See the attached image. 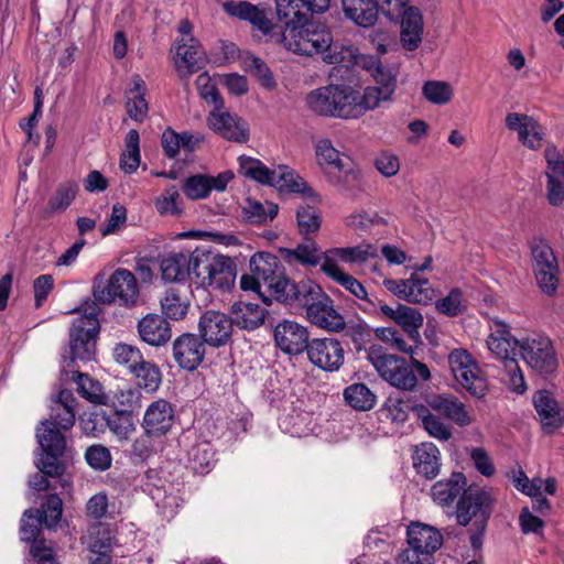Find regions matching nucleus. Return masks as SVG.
<instances>
[{"instance_id": "28", "label": "nucleus", "mask_w": 564, "mask_h": 564, "mask_svg": "<svg viewBox=\"0 0 564 564\" xmlns=\"http://www.w3.org/2000/svg\"><path fill=\"white\" fill-rule=\"evenodd\" d=\"M205 63V52L193 36L182 40L176 50L175 65L182 77L198 72Z\"/></svg>"}, {"instance_id": "29", "label": "nucleus", "mask_w": 564, "mask_h": 564, "mask_svg": "<svg viewBox=\"0 0 564 564\" xmlns=\"http://www.w3.org/2000/svg\"><path fill=\"white\" fill-rule=\"evenodd\" d=\"M195 250L171 253L161 262L162 278L169 282H183L189 279L194 283Z\"/></svg>"}, {"instance_id": "13", "label": "nucleus", "mask_w": 564, "mask_h": 564, "mask_svg": "<svg viewBox=\"0 0 564 564\" xmlns=\"http://www.w3.org/2000/svg\"><path fill=\"white\" fill-rule=\"evenodd\" d=\"M232 326L230 317L215 310L204 312L198 321L199 336L212 347L225 346L231 337Z\"/></svg>"}, {"instance_id": "56", "label": "nucleus", "mask_w": 564, "mask_h": 564, "mask_svg": "<svg viewBox=\"0 0 564 564\" xmlns=\"http://www.w3.org/2000/svg\"><path fill=\"white\" fill-rule=\"evenodd\" d=\"M72 379L77 386V392L84 399L95 404H101L105 402L106 395L104 394L102 387L98 381L79 371H72Z\"/></svg>"}, {"instance_id": "14", "label": "nucleus", "mask_w": 564, "mask_h": 564, "mask_svg": "<svg viewBox=\"0 0 564 564\" xmlns=\"http://www.w3.org/2000/svg\"><path fill=\"white\" fill-rule=\"evenodd\" d=\"M306 354L308 360L324 371H337L344 364V348L335 338L312 339Z\"/></svg>"}, {"instance_id": "59", "label": "nucleus", "mask_w": 564, "mask_h": 564, "mask_svg": "<svg viewBox=\"0 0 564 564\" xmlns=\"http://www.w3.org/2000/svg\"><path fill=\"white\" fill-rule=\"evenodd\" d=\"M161 307L167 318L180 321L186 316L189 302L186 297L181 296L175 290L171 289L161 299Z\"/></svg>"}, {"instance_id": "5", "label": "nucleus", "mask_w": 564, "mask_h": 564, "mask_svg": "<svg viewBox=\"0 0 564 564\" xmlns=\"http://www.w3.org/2000/svg\"><path fill=\"white\" fill-rule=\"evenodd\" d=\"M307 286H302L303 291L299 306L305 308L307 321L318 328L327 332L338 333L344 330L346 322L344 316L334 307L333 300L322 290V288L312 282Z\"/></svg>"}, {"instance_id": "52", "label": "nucleus", "mask_w": 564, "mask_h": 564, "mask_svg": "<svg viewBox=\"0 0 564 564\" xmlns=\"http://www.w3.org/2000/svg\"><path fill=\"white\" fill-rule=\"evenodd\" d=\"M345 401L355 410L368 411L376 404L375 393L365 383H354L344 390Z\"/></svg>"}, {"instance_id": "35", "label": "nucleus", "mask_w": 564, "mask_h": 564, "mask_svg": "<svg viewBox=\"0 0 564 564\" xmlns=\"http://www.w3.org/2000/svg\"><path fill=\"white\" fill-rule=\"evenodd\" d=\"M401 43L408 51H415L423 35V17L421 11L415 7H409L401 15Z\"/></svg>"}, {"instance_id": "33", "label": "nucleus", "mask_w": 564, "mask_h": 564, "mask_svg": "<svg viewBox=\"0 0 564 564\" xmlns=\"http://www.w3.org/2000/svg\"><path fill=\"white\" fill-rule=\"evenodd\" d=\"M281 254L288 263H299L306 268H315L325 262L326 251L323 252L315 240L304 237L295 248L281 249Z\"/></svg>"}, {"instance_id": "40", "label": "nucleus", "mask_w": 564, "mask_h": 564, "mask_svg": "<svg viewBox=\"0 0 564 564\" xmlns=\"http://www.w3.org/2000/svg\"><path fill=\"white\" fill-rule=\"evenodd\" d=\"M533 403L544 427L553 430L563 424L564 411L547 391H538Z\"/></svg>"}, {"instance_id": "50", "label": "nucleus", "mask_w": 564, "mask_h": 564, "mask_svg": "<svg viewBox=\"0 0 564 564\" xmlns=\"http://www.w3.org/2000/svg\"><path fill=\"white\" fill-rule=\"evenodd\" d=\"M416 415L422 421L424 430L430 436L438 441H448L452 437V427L446 424L441 417L432 413L429 405L417 406L415 409Z\"/></svg>"}, {"instance_id": "17", "label": "nucleus", "mask_w": 564, "mask_h": 564, "mask_svg": "<svg viewBox=\"0 0 564 564\" xmlns=\"http://www.w3.org/2000/svg\"><path fill=\"white\" fill-rule=\"evenodd\" d=\"M173 358L184 370L198 368L205 357V343L195 334L185 333L178 336L172 346Z\"/></svg>"}, {"instance_id": "10", "label": "nucleus", "mask_w": 564, "mask_h": 564, "mask_svg": "<svg viewBox=\"0 0 564 564\" xmlns=\"http://www.w3.org/2000/svg\"><path fill=\"white\" fill-rule=\"evenodd\" d=\"M492 498L485 489L465 490L457 505V522L467 525L474 520V524L481 533L491 513Z\"/></svg>"}, {"instance_id": "4", "label": "nucleus", "mask_w": 564, "mask_h": 564, "mask_svg": "<svg viewBox=\"0 0 564 564\" xmlns=\"http://www.w3.org/2000/svg\"><path fill=\"white\" fill-rule=\"evenodd\" d=\"M93 296L95 303L133 308L140 300V286L131 271L118 268L110 274L107 282L96 281L94 283Z\"/></svg>"}, {"instance_id": "41", "label": "nucleus", "mask_w": 564, "mask_h": 564, "mask_svg": "<svg viewBox=\"0 0 564 564\" xmlns=\"http://www.w3.org/2000/svg\"><path fill=\"white\" fill-rule=\"evenodd\" d=\"M413 466L417 474L427 479L436 477L440 473V451L431 442L421 443L413 454Z\"/></svg>"}, {"instance_id": "42", "label": "nucleus", "mask_w": 564, "mask_h": 564, "mask_svg": "<svg viewBox=\"0 0 564 564\" xmlns=\"http://www.w3.org/2000/svg\"><path fill=\"white\" fill-rule=\"evenodd\" d=\"M345 15L362 28L372 26L378 19L376 0H343Z\"/></svg>"}, {"instance_id": "7", "label": "nucleus", "mask_w": 564, "mask_h": 564, "mask_svg": "<svg viewBox=\"0 0 564 564\" xmlns=\"http://www.w3.org/2000/svg\"><path fill=\"white\" fill-rule=\"evenodd\" d=\"M448 364L456 381L465 390L478 399L485 397L488 389L487 379L466 349L459 348L451 351Z\"/></svg>"}, {"instance_id": "34", "label": "nucleus", "mask_w": 564, "mask_h": 564, "mask_svg": "<svg viewBox=\"0 0 564 564\" xmlns=\"http://www.w3.org/2000/svg\"><path fill=\"white\" fill-rule=\"evenodd\" d=\"M312 282L313 281L311 280H302L297 283H293L284 275L283 271L272 281V283L264 285V291L269 292L270 295L279 302L289 305H299L302 294L304 295L306 293L303 291L302 286L308 288L307 284H312Z\"/></svg>"}, {"instance_id": "31", "label": "nucleus", "mask_w": 564, "mask_h": 564, "mask_svg": "<svg viewBox=\"0 0 564 564\" xmlns=\"http://www.w3.org/2000/svg\"><path fill=\"white\" fill-rule=\"evenodd\" d=\"M324 62L340 65L345 68L358 66L369 72L370 75L382 65L376 56L358 54L357 48L351 45H340L339 51L334 50L324 55Z\"/></svg>"}, {"instance_id": "11", "label": "nucleus", "mask_w": 564, "mask_h": 564, "mask_svg": "<svg viewBox=\"0 0 564 564\" xmlns=\"http://www.w3.org/2000/svg\"><path fill=\"white\" fill-rule=\"evenodd\" d=\"M372 364L379 376L392 387L403 391H412L416 387L417 376L404 358L383 354L373 357Z\"/></svg>"}, {"instance_id": "45", "label": "nucleus", "mask_w": 564, "mask_h": 564, "mask_svg": "<svg viewBox=\"0 0 564 564\" xmlns=\"http://www.w3.org/2000/svg\"><path fill=\"white\" fill-rule=\"evenodd\" d=\"M466 478L462 473H453L448 479L438 480L432 487V497L441 506H451L465 490Z\"/></svg>"}, {"instance_id": "64", "label": "nucleus", "mask_w": 564, "mask_h": 564, "mask_svg": "<svg viewBox=\"0 0 564 564\" xmlns=\"http://www.w3.org/2000/svg\"><path fill=\"white\" fill-rule=\"evenodd\" d=\"M112 357L115 361L132 371L143 359L141 350L129 344L119 343L112 349Z\"/></svg>"}, {"instance_id": "54", "label": "nucleus", "mask_w": 564, "mask_h": 564, "mask_svg": "<svg viewBox=\"0 0 564 564\" xmlns=\"http://www.w3.org/2000/svg\"><path fill=\"white\" fill-rule=\"evenodd\" d=\"M130 373L134 376L140 388L150 392L156 391L162 381L159 367L144 358Z\"/></svg>"}, {"instance_id": "44", "label": "nucleus", "mask_w": 564, "mask_h": 564, "mask_svg": "<svg viewBox=\"0 0 564 564\" xmlns=\"http://www.w3.org/2000/svg\"><path fill=\"white\" fill-rule=\"evenodd\" d=\"M232 325L242 329H256L264 322V310L251 302L239 301L231 306Z\"/></svg>"}, {"instance_id": "26", "label": "nucleus", "mask_w": 564, "mask_h": 564, "mask_svg": "<svg viewBox=\"0 0 564 564\" xmlns=\"http://www.w3.org/2000/svg\"><path fill=\"white\" fill-rule=\"evenodd\" d=\"M322 271L352 295L364 301V304L360 305L362 311L368 313H377L378 304L368 297V293L365 286L356 278L344 272L338 267V264H333L329 260L328 262H323Z\"/></svg>"}, {"instance_id": "21", "label": "nucleus", "mask_w": 564, "mask_h": 564, "mask_svg": "<svg viewBox=\"0 0 564 564\" xmlns=\"http://www.w3.org/2000/svg\"><path fill=\"white\" fill-rule=\"evenodd\" d=\"M209 128L221 135L225 139L245 142L248 140V127L247 123L236 115H231L224 108L214 110L207 118Z\"/></svg>"}, {"instance_id": "25", "label": "nucleus", "mask_w": 564, "mask_h": 564, "mask_svg": "<svg viewBox=\"0 0 564 564\" xmlns=\"http://www.w3.org/2000/svg\"><path fill=\"white\" fill-rule=\"evenodd\" d=\"M371 76L377 86H368L364 90L368 96V104L376 109L380 102L391 100L397 88L398 67L381 65Z\"/></svg>"}, {"instance_id": "9", "label": "nucleus", "mask_w": 564, "mask_h": 564, "mask_svg": "<svg viewBox=\"0 0 564 564\" xmlns=\"http://www.w3.org/2000/svg\"><path fill=\"white\" fill-rule=\"evenodd\" d=\"M448 364L456 381L465 390L478 399L485 397L488 389L487 379L466 349L459 348L451 351Z\"/></svg>"}, {"instance_id": "47", "label": "nucleus", "mask_w": 564, "mask_h": 564, "mask_svg": "<svg viewBox=\"0 0 564 564\" xmlns=\"http://www.w3.org/2000/svg\"><path fill=\"white\" fill-rule=\"evenodd\" d=\"M78 191L79 186L74 181H66L58 184L42 212L43 217L48 218L53 214L65 212L76 198Z\"/></svg>"}, {"instance_id": "20", "label": "nucleus", "mask_w": 564, "mask_h": 564, "mask_svg": "<svg viewBox=\"0 0 564 564\" xmlns=\"http://www.w3.org/2000/svg\"><path fill=\"white\" fill-rule=\"evenodd\" d=\"M368 96L365 90L360 91L349 85H337V118L356 119L364 116L375 107L368 104Z\"/></svg>"}, {"instance_id": "48", "label": "nucleus", "mask_w": 564, "mask_h": 564, "mask_svg": "<svg viewBox=\"0 0 564 564\" xmlns=\"http://www.w3.org/2000/svg\"><path fill=\"white\" fill-rule=\"evenodd\" d=\"M63 431L65 430L57 425H51L46 421L41 422V427L36 431V438L45 454H64L66 449V440Z\"/></svg>"}, {"instance_id": "43", "label": "nucleus", "mask_w": 564, "mask_h": 564, "mask_svg": "<svg viewBox=\"0 0 564 564\" xmlns=\"http://www.w3.org/2000/svg\"><path fill=\"white\" fill-rule=\"evenodd\" d=\"M224 8L228 14L249 21L254 28L264 34H268L272 28V24L267 19L264 12L247 1L226 2Z\"/></svg>"}, {"instance_id": "24", "label": "nucleus", "mask_w": 564, "mask_h": 564, "mask_svg": "<svg viewBox=\"0 0 564 564\" xmlns=\"http://www.w3.org/2000/svg\"><path fill=\"white\" fill-rule=\"evenodd\" d=\"M427 405L432 411L442 414L460 427L474 423L473 414L466 405L452 394H436L427 399Z\"/></svg>"}, {"instance_id": "30", "label": "nucleus", "mask_w": 564, "mask_h": 564, "mask_svg": "<svg viewBox=\"0 0 564 564\" xmlns=\"http://www.w3.org/2000/svg\"><path fill=\"white\" fill-rule=\"evenodd\" d=\"M174 411L170 402L160 399L152 402L145 410L142 427L145 432L156 436L163 435L172 426Z\"/></svg>"}, {"instance_id": "27", "label": "nucleus", "mask_w": 564, "mask_h": 564, "mask_svg": "<svg viewBox=\"0 0 564 564\" xmlns=\"http://www.w3.org/2000/svg\"><path fill=\"white\" fill-rule=\"evenodd\" d=\"M442 542V534L433 527L412 523L408 529L410 549L406 551H415L416 554L431 556L432 553L440 549Z\"/></svg>"}, {"instance_id": "12", "label": "nucleus", "mask_w": 564, "mask_h": 564, "mask_svg": "<svg viewBox=\"0 0 564 564\" xmlns=\"http://www.w3.org/2000/svg\"><path fill=\"white\" fill-rule=\"evenodd\" d=\"M519 350L522 359L539 372H552L557 366L553 345L544 335L534 334L523 338Z\"/></svg>"}, {"instance_id": "18", "label": "nucleus", "mask_w": 564, "mask_h": 564, "mask_svg": "<svg viewBox=\"0 0 564 564\" xmlns=\"http://www.w3.org/2000/svg\"><path fill=\"white\" fill-rule=\"evenodd\" d=\"M274 340L276 346L289 355H299L306 351L311 341L306 327L288 319L275 326Z\"/></svg>"}, {"instance_id": "16", "label": "nucleus", "mask_w": 564, "mask_h": 564, "mask_svg": "<svg viewBox=\"0 0 564 564\" xmlns=\"http://www.w3.org/2000/svg\"><path fill=\"white\" fill-rule=\"evenodd\" d=\"M490 333L486 340L488 349L503 362L516 360L520 343L511 336L510 327L502 321L492 319L489 324Z\"/></svg>"}, {"instance_id": "55", "label": "nucleus", "mask_w": 564, "mask_h": 564, "mask_svg": "<svg viewBox=\"0 0 564 564\" xmlns=\"http://www.w3.org/2000/svg\"><path fill=\"white\" fill-rule=\"evenodd\" d=\"M435 310L442 315L455 317L467 310V300L460 289L453 288L444 297L435 302Z\"/></svg>"}, {"instance_id": "39", "label": "nucleus", "mask_w": 564, "mask_h": 564, "mask_svg": "<svg viewBox=\"0 0 564 564\" xmlns=\"http://www.w3.org/2000/svg\"><path fill=\"white\" fill-rule=\"evenodd\" d=\"M378 254L379 252L376 245L361 243L355 247L333 248L326 250L325 262H328L329 260L333 264H337V260H340L346 263L361 264L370 259L377 258Z\"/></svg>"}, {"instance_id": "6", "label": "nucleus", "mask_w": 564, "mask_h": 564, "mask_svg": "<svg viewBox=\"0 0 564 564\" xmlns=\"http://www.w3.org/2000/svg\"><path fill=\"white\" fill-rule=\"evenodd\" d=\"M532 269L543 294L555 295L558 286L560 267L553 249L544 239L531 242Z\"/></svg>"}, {"instance_id": "58", "label": "nucleus", "mask_w": 564, "mask_h": 564, "mask_svg": "<svg viewBox=\"0 0 564 564\" xmlns=\"http://www.w3.org/2000/svg\"><path fill=\"white\" fill-rule=\"evenodd\" d=\"M434 299V289L430 281L413 273L409 278L406 301L416 304H429Z\"/></svg>"}, {"instance_id": "57", "label": "nucleus", "mask_w": 564, "mask_h": 564, "mask_svg": "<svg viewBox=\"0 0 564 564\" xmlns=\"http://www.w3.org/2000/svg\"><path fill=\"white\" fill-rule=\"evenodd\" d=\"M279 207L276 204L248 199L243 207V216L251 224H264L271 221L278 215Z\"/></svg>"}, {"instance_id": "22", "label": "nucleus", "mask_w": 564, "mask_h": 564, "mask_svg": "<svg viewBox=\"0 0 564 564\" xmlns=\"http://www.w3.org/2000/svg\"><path fill=\"white\" fill-rule=\"evenodd\" d=\"M232 178L231 171H223L217 176L196 174L186 178L183 191L189 199H203L212 191L224 192Z\"/></svg>"}, {"instance_id": "23", "label": "nucleus", "mask_w": 564, "mask_h": 564, "mask_svg": "<svg viewBox=\"0 0 564 564\" xmlns=\"http://www.w3.org/2000/svg\"><path fill=\"white\" fill-rule=\"evenodd\" d=\"M376 314H381L382 317L395 323L412 338L419 335L424 321L419 310L400 303L391 306L379 302Z\"/></svg>"}, {"instance_id": "32", "label": "nucleus", "mask_w": 564, "mask_h": 564, "mask_svg": "<svg viewBox=\"0 0 564 564\" xmlns=\"http://www.w3.org/2000/svg\"><path fill=\"white\" fill-rule=\"evenodd\" d=\"M140 338L150 346L165 345L172 337L170 323L158 314H148L138 322Z\"/></svg>"}, {"instance_id": "2", "label": "nucleus", "mask_w": 564, "mask_h": 564, "mask_svg": "<svg viewBox=\"0 0 564 564\" xmlns=\"http://www.w3.org/2000/svg\"><path fill=\"white\" fill-rule=\"evenodd\" d=\"M194 284L203 289L230 291L237 278V264L228 256L195 249Z\"/></svg>"}, {"instance_id": "63", "label": "nucleus", "mask_w": 564, "mask_h": 564, "mask_svg": "<svg viewBox=\"0 0 564 564\" xmlns=\"http://www.w3.org/2000/svg\"><path fill=\"white\" fill-rule=\"evenodd\" d=\"M422 94L427 101L434 105H446L453 98V87L441 80H429L422 87Z\"/></svg>"}, {"instance_id": "36", "label": "nucleus", "mask_w": 564, "mask_h": 564, "mask_svg": "<svg viewBox=\"0 0 564 564\" xmlns=\"http://www.w3.org/2000/svg\"><path fill=\"white\" fill-rule=\"evenodd\" d=\"M76 399L69 390H61L56 399L52 400L50 417L45 420L51 425L69 430L75 423Z\"/></svg>"}, {"instance_id": "53", "label": "nucleus", "mask_w": 564, "mask_h": 564, "mask_svg": "<svg viewBox=\"0 0 564 564\" xmlns=\"http://www.w3.org/2000/svg\"><path fill=\"white\" fill-rule=\"evenodd\" d=\"M240 172L258 183L273 186L275 170L268 169L260 160L250 156L239 158Z\"/></svg>"}, {"instance_id": "62", "label": "nucleus", "mask_w": 564, "mask_h": 564, "mask_svg": "<svg viewBox=\"0 0 564 564\" xmlns=\"http://www.w3.org/2000/svg\"><path fill=\"white\" fill-rule=\"evenodd\" d=\"M273 187L281 192L302 193L306 186L303 180L295 174L293 170L284 165L275 169Z\"/></svg>"}, {"instance_id": "38", "label": "nucleus", "mask_w": 564, "mask_h": 564, "mask_svg": "<svg viewBox=\"0 0 564 564\" xmlns=\"http://www.w3.org/2000/svg\"><path fill=\"white\" fill-rule=\"evenodd\" d=\"M337 85L330 84L310 91L305 101L311 111L318 116L337 118Z\"/></svg>"}, {"instance_id": "51", "label": "nucleus", "mask_w": 564, "mask_h": 564, "mask_svg": "<svg viewBox=\"0 0 564 564\" xmlns=\"http://www.w3.org/2000/svg\"><path fill=\"white\" fill-rule=\"evenodd\" d=\"M303 8L310 11L304 0H275L276 17L284 23V28L291 23L297 25L308 19L306 12L302 11Z\"/></svg>"}, {"instance_id": "3", "label": "nucleus", "mask_w": 564, "mask_h": 564, "mask_svg": "<svg viewBox=\"0 0 564 564\" xmlns=\"http://www.w3.org/2000/svg\"><path fill=\"white\" fill-rule=\"evenodd\" d=\"M83 314L73 321L69 330V361L70 367L75 360L89 361L96 350V338L99 333L97 318L100 308L93 300H87L78 310Z\"/></svg>"}, {"instance_id": "1", "label": "nucleus", "mask_w": 564, "mask_h": 564, "mask_svg": "<svg viewBox=\"0 0 564 564\" xmlns=\"http://www.w3.org/2000/svg\"><path fill=\"white\" fill-rule=\"evenodd\" d=\"M283 46L295 54L313 56L326 55L334 50L339 51L337 44H333L330 30L322 23L305 20L297 25L283 28L280 36Z\"/></svg>"}, {"instance_id": "37", "label": "nucleus", "mask_w": 564, "mask_h": 564, "mask_svg": "<svg viewBox=\"0 0 564 564\" xmlns=\"http://www.w3.org/2000/svg\"><path fill=\"white\" fill-rule=\"evenodd\" d=\"M147 86L140 75H133L126 91V110L135 122H143L148 116L149 106L145 100Z\"/></svg>"}, {"instance_id": "60", "label": "nucleus", "mask_w": 564, "mask_h": 564, "mask_svg": "<svg viewBox=\"0 0 564 564\" xmlns=\"http://www.w3.org/2000/svg\"><path fill=\"white\" fill-rule=\"evenodd\" d=\"M215 453L209 443L194 445L188 452L189 467L197 474L208 473L214 463Z\"/></svg>"}, {"instance_id": "49", "label": "nucleus", "mask_w": 564, "mask_h": 564, "mask_svg": "<svg viewBox=\"0 0 564 564\" xmlns=\"http://www.w3.org/2000/svg\"><path fill=\"white\" fill-rule=\"evenodd\" d=\"M250 269L263 285L272 283V281L284 271L278 257L271 253L259 252L251 257Z\"/></svg>"}, {"instance_id": "46", "label": "nucleus", "mask_w": 564, "mask_h": 564, "mask_svg": "<svg viewBox=\"0 0 564 564\" xmlns=\"http://www.w3.org/2000/svg\"><path fill=\"white\" fill-rule=\"evenodd\" d=\"M318 164L326 169H333L338 172H345L347 177L357 180L358 173L349 170L344 155L336 150L327 139L319 140L315 147Z\"/></svg>"}, {"instance_id": "61", "label": "nucleus", "mask_w": 564, "mask_h": 564, "mask_svg": "<svg viewBox=\"0 0 564 564\" xmlns=\"http://www.w3.org/2000/svg\"><path fill=\"white\" fill-rule=\"evenodd\" d=\"M299 232L303 237L315 234L319 230L322 219L317 208L313 206H301L296 212Z\"/></svg>"}, {"instance_id": "15", "label": "nucleus", "mask_w": 564, "mask_h": 564, "mask_svg": "<svg viewBox=\"0 0 564 564\" xmlns=\"http://www.w3.org/2000/svg\"><path fill=\"white\" fill-rule=\"evenodd\" d=\"M544 159L546 198L552 206H560L564 202V158L554 144H547Z\"/></svg>"}, {"instance_id": "19", "label": "nucleus", "mask_w": 564, "mask_h": 564, "mask_svg": "<svg viewBox=\"0 0 564 564\" xmlns=\"http://www.w3.org/2000/svg\"><path fill=\"white\" fill-rule=\"evenodd\" d=\"M506 127L518 133V140L522 145L530 150H538L542 147L544 139V129L531 116L509 112L505 118Z\"/></svg>"}, {"instance_id": "8", "label": "nucleus", "mask_w": 564, "mask_h": 564, "mask_svg": "<svg viewBox=\"0 0 564 564\" xmlns=\"http://www.w3.org/2000/svg\"><path fill=\"white\" fill-rule=\"evenodd\" d=\"M448 364L456 381L465 390L478 399L485 397L488 389L487 379L466 349L459 348L451 351Z\"/></svg>"}]
</instances>
